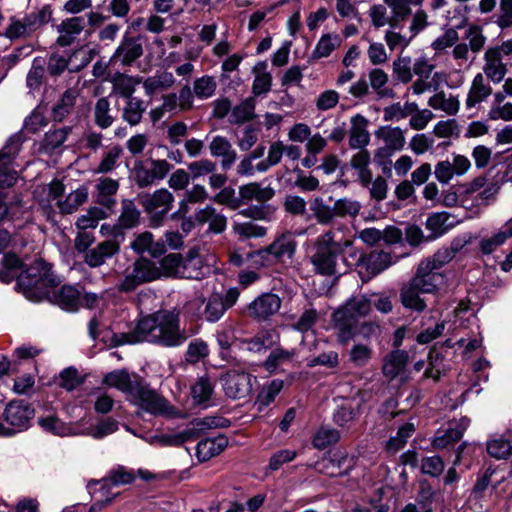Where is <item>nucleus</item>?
Returning <instances> with one entry per match:
<instances>
[{"instance_id": "f257e3e1", "label": "nucleus", "mask_w": 512, "mask_h": 512, "mask_svg": "<svg viewBox=\"0 0 512 512\" xmlns=\"http://www.w3.org/2000/svg\"><path fill=\"white\" fill-rule=\"evenodd\" d=\"M180 312L173 310H158L141 317L135 327L127 332L115 334L116 345L137 344L144 341L160 344L165 347L182 345L189 337L180 328Z\"/></svg>"}, {"instance_id": "f03ea898", "label": "nucleus", "mask_w": 512, "mask_h": 512, "mask_svg": "<svg viewBox=\"0 0 512 512\" xmlns=\"http://www.w3.org/2000/svg\"><path fill=\"white\" fill-rule=\"evenodd\" d=\"M103 381L125 393L128 401L152 415L168 414L171 410L168 401L149 389L136 374L131 375L126 370H115L107 373Z\"/></svg>"}, {"instance_id": "7ed1b4c3", "label": "nucleus", "mask_w": 512, "mask_h": 512, "mask_svg": "<svg viewBox=\"0 0 512 512\" xmlns=\"http://www.w3.org/2000/svg\"><path fill=\"white\" fill-rule=\"evenodd\" d=\"M351 244L350 239H338L333 230L319 235L314 243L315 251L309 258L313 271L323 276L341 274L338 259Z\"/></svg>"}, {"instance_id": "20e7f679", "label": "nucleus", "mask_w": 512, "mask_h": 512, "mask_svg": "<svg viewBox=\"0 0 512 512\" xmlns=\"http://www.w3.org/2000/svg\"><path fill=\"white\" fill-rule=\"evenodd\" d=\"M58 285L51 267L42 260H36L17 277V287L23 295L35 302L50 296V289Z\"/></svg>"}, {"instance_id": "39448f33", "label": "nucleus", "mask_w": 512, "mask_h": 512, "mask_svg": "<svg viewBox=\"0 0 512 512\" xmlns=\"http://www.w3.org/2000/svg\"><path fill=\"white\" fill-rule=\"evenodd\" d=\"M371 301L364 295L349 298L333 314L334 327L340 342L345 343L355 337V328L361 318L371 312Z\"/></svg>"}, {"instance_id": "423d86ee", "label": "nucleus", "mask_w": 512, "mask_h": 512, "mask_svg": "<svg viewBox=\"0 0 512 512\" xmlns=\"http://www.w3.org/2000/svg\"><path fill=\"white\" fill-rule=\"evenodd\" d=\"M296 249L295 233L286 230L277 234L274 240L265 248L250 253L249 258L255 267H269L291 260L296 253Z\"/></svg>"}, {"instance_id": "0eeeda50", "label": "nucleus", "mask_w": 512, "mask_h": 512, "mask_svg": "<svg viewBox=\"0 0 512 512\" xmlns=\"http://www.w3.org/2000/svg\"><path fill=\"white\" fill-rule=\"evenodd\" d=\"M139 202L149 216L150 225L159 227L173 206L174 196L168 189L161 188L153 193L140 195Z\"/></svg>"}, {"instance_id": "6e6552de", "label": "nucleus", "mask_w": 512, "mask_h": 512, "mask_svg": "<svg viewBox=\"0 0 512 512\" xmlns=\"http://www.w3.org/2000/svg\"><path fill=\"white\" fill-rule=\"evenodd\" d=\"M160 278L157 263L146 259H137L130 271H127L124 279L117 285V290L122 293L134 291L139 285L152 282Z\"/></svg>"}, {"instance_id": "1a4fd4ad", "label": "nucleus", "mask_w": 512, "mask_h": 512, "mask_svg": "<svg viewBox=\"0 0 512 512\" xmlns=\"http://www.w3.org/2000/svg\"><path fill=\"white\" fill-rule=\"evenodd\" d=\"M253 379L255 377L244 370L231 369L221 376L220 382L228 398L239 400L251 394Z\"/></svg>"}, {"instance_id": "9d476101", "label": "nucleus", "mask_w": 512, "mask_h": 512, "mask_svg": "<svg viewBox=\"0 0 512 512\" xmlns=\"http://www.w3.org/2000/svg\"><path fill=\"white\" fill-rule=\"evenodd\" d=\"M172 165L164 159H151L149 167L136 161L133 167L134 180L138 187L146 188L163 180L171 171Z\"/></svg>"}, {"instance_id": "9b49d317", "label": "nucleus", "mask_w": 512, "mask_h": 512, "mask_svg": "<svg viewBox=\"0 0 512 512\" xmlns=\"http://www.w3.org/2000/svg\"><path fill=\"white\" fill-rule=\"evenodd\" d=\"M463 40L467 41L468 44L465 42L458 43L452 50V57L458 62L459 66L469 61L470 53H479L486 44V37L477 25H469L466 28Z\"/></svg>"}, {"instance_id": "f8f14e48", "label": "nucleus", "mask_w": 512, "mask_h": 512, "mask_svg": "<svg viewBox=\"0 0 512 512\" xmlns=\"http://www.w3.org/2000/svg\"><path fill=\"white\" fill-rule=\"evenodd\" d=\"M48 17L49 13L42 9L26 15L21 20L12 18L4 35L10 40L28 37L44 25L48 21Z\"/></svg>"}, {"instance_id": "ddd939ff", "label": "nucleus", "mask_w": 512, "mask_h": 512, "mask_svg": "<svg viewBox=\"0 0 512 512\" xmlns=\"http://www.w3.org/2000/svg\"><path fill=\"white\" fill-rule=\"evenodd\" d=\"M135 475L131 470L126 469L125 467L119 466L116 469H113L109 476L106 478H103L100 481L101 487H100V493L102 499L98 500L94 503V505L91 507L92 510H95L96 508L101 509L102 507L108 505L112 502V500L118 495V493L112 494L110 492L111 488L120 486V485H126L130 484L134 481Z\"/></svg>"}, {"instance_id": "4468645a", "label": "nucleus", "mask_w": 512, "mask_h": 512, "mask_svg": "<svg viewBox=\"0 0 512 512\" xmlns=\"http://www.w3.org/2000/svg\"><path fill=\"white\" fill-rule=\"evenodd\" d=\"M21 146L19 136L9 138L0 151V186L10 187L17 180V172L11 167L12 161L18 154Z\"/></svg>"}, {"instance_id": "2eb2a0df", "label": "nucleus", "mask_w": 512, "mask_h": 512, "mask_svg": "<svg viewBox=\"0 0 512 512\" xmlns=\"http://www.w3.org/2000/svg\"><path fill=\"white\" fill-rule=\"evenodd\" d=\"M33 416L34 410L23 401L9 402L2 414L3 420L13 430L14 434L26 430Z\"/></svg>"}, {"instance_id": "dca6fc26", "label": "nucleus", "mask_w": 512, "mask_h": 512, "mask_svg": "<svg viewBox=\"0 0 512 512\" xmlns=\"http://www.w3.org/2000/svg\"><path fill=\"white\" fill-rule=\"evenodd\" d=\"M121 239L115 235L110 239L99 242L90 248L84 255V262L91 268H97L106 263L108 259L120 252Z\"/></svg>"}, {"instance_id": "f3484780", "label": "nucleus", "mask_w": 512, "mask_h": 512, "mask_svg": "<svg viewBox=\"0 0 512 512\" xmlns=\"http://www.w3.org/2000/svg\"><path fill=\"white\" fill-rule=\"evenodd\" d=\"M281 303L278 295L263 293L247 306V314L257 321H266L280 310Z\"/></svg>"}, {"instance_id": "a211bd4d", "label": "nucleus", "mask_w": 512, "mask_h": 512, "mask_svg": "<svg viewBox=\"0 0 512 512\" xmlns=\"http://www.w3.org/2000/svg\"><path fill=\"white\" fill-rule=\"evenodd\" d=\"M422 293H434L443 283L444 275L430 262H420L415 276L410 280Z\"/></svg>"}, {"instance_id": "6ab92c4d", "label": "nucleus", "mask_w": 512, "mask_h": 512, "mask_svg": "<svg viewBox=\"0 0 512 512\" xmlns=\"http://www.w3.org/2000/svg\"><path fill=\"white\" fill-rule=\"evenodd\" d=\"M89 62L90 59L85 57V54L82 51H75L72 53L69 60L63 56L52 55L48 62V72L53 76H57L63 73L66 69H69L70 71H78L85 67Z\"/></svg>"}, {"instance_id": "aec40b11", "label": "nucleus", "mask_w": 512, "mask_h": 512, "mask_svg": "<svg viewBox=\"0 0 512 512\" xmlns=\"http://www.w3.org/2000/svg\"><path fill=\"white\" fill-rule=\"evenodd\" d=\"M143 54V46L140 39L124 37L114 52L111 60L119 62L123 66H130Z\"/></svg>"}, {"instance_id": "412c9836", "label": "nucleus", "mask_w": 512, "mask_h": 512, "mask_svg": "<svg viewBox=\"0 0 512 512\" xmlns=\"http://www.w3.org/2000/svg\"><path fill=\"white\" fill-rule=\"evenodd\" d=\"M483 75L493 83H500L507 74V64L497 50L488 48L484 53Z\"/></svg>"}, {"instance_id": "4be33fe9", "label": "nucleus", "mask_w": 512, "mask_h": 512, "mask_svg": "<svg viewBox=\"0 0 512 512\" xmlns=\"http://www.w3.org/2000/svg\"><path fill=\"white\" fill-rule=\"evenodd\" d=\"M469 425L470 419L467 417L449 422L448 428L434 438L433 446L437 449H444L459 441Z\"/></svg>"}, {"instance_id": "5701e85b", "label": "nucleus", "mask_w": 512, "mask_h": 512, "mask_svg": "<svg viewBox=\"0 0 512 512\" xmlns=\"http://www.w3.org/2000/svg\"><path fill=\"white\" fill-rule=\"evenodd\" d=\"M85 28L84 17H72L62 21L58 27L56 43L61 47L70 46Z\"/></svg>"}, {"instance_id": "b1692460", "label": "nucleus", "mask_w": 512, "mask_h": 512, "mask_svg": "<svg viewBox=\"0 0 512 512\" xmlns=\"http://www.w3.org/2000/svg\"><path fill=\"white\" fill-rule=\"evenodd\" d=\"M349 129V147L352 149L366 148L370 142V134L367 130L368 120L361 114L351 118Z\"/></svg>"}, {"instance_id": "393cba45", "label": "nucleus", "mask_w": 512, "mask_h": 512, "mask_svg": "<svg viewBox=\"0 0 512 512\" xmlns=\"http://www.w3.org/2000/svg\"><path fill=\"white\" fill-rule=\"evenodd\" d=\"M371 156L366 148L358 149L350 158V166L356 171L357 180L362 187L368 188L372 180V171L369 168Z\"/></svg>"}, {"instance_id": "a878e982", "label": "nucleus", "mask_w": 512, "mask_h": 512, "mask_svg": "<svg viewBox=\"0 0 512 512\" xmlns=\"http://www.w3.org/2000/svg\"><path fill=\"white\" fill-rule=\"evenodd\" d=\"M209 150L213 157L222 158L221 167L224 170L230 169L236 161V151L229 140L223 136H215L209 144Z\"/></svg>"}, {"instance_id": "bb28decb", "label": "nucleus", "mask_w": 512, "mask_h": 512, "mask_svg": "<svg viewBox=\"0 0 512 512\" xmlns=\"http://www.w3.org/2000/svg\"><path fill=\"white\" fill-rule=\"evenodd\" d=\"M96 188V202L108 210H113L116 205L115 194L119 189V182L115 179L99 178Z\"/></svg>"}, {"instance_id": "cd10ccee", "label": "nucleus", "mask_w": 512, "mask_h": 512, "mask_svg": "<svg viewBox=\"0 0 512 512\" xmlns=\"http://www.w3.org/2000/svg\"><path fill=\"white\" fill-rule=\"evenodd\" d=\"M492 94V87L483 75V73H477L469 88L467 98L465 101L467 108H473L477 104L485 101Z\"/></svg>"}, {"instance_id": "c85d7f7f", "label": "nucleus", "mask_w": 512, "mask_h": 512, "mask_svg": "<svg viewBox=\"0 0 512 512\" xmlns=\"http://www.w3.org/2000/svg\"><path fill=\"white\" fill-rule=\"evenodd\" d=\"M56 287L57 286H54L50 289V296L46 298L50 299L66 311L77 310L79 303V291L70 285L62 286L59 289Z\"/></svg>"}, {"instance_id": "c756f323", "label": "nucleus", "mask_w": 512, "mask_h": 512, "mask_svg": "<svg viewBox=\"0 0 512 512\" xmlns=\"http://www.w3.org/2000/svg\"><path fill=\"white\" fill-rule=\"evenodd\" d=\"M194 217L195 221L200 225L208 223L209 230L214 233H222L227 226V218L211 205L198 209Z\"/></svg>"}, {"instance_id": "7c9ffc66", "label": "nucleus", "mask_w": 512, "mask_h": 512, "mask_svg": "<svg viewBox=\"0 0 512 512\" xmlns=\"http://www.w3.org/2000/svg\"><path fill=\"white\" fill-rule=\"evenodd\" d=\"M227 445L228 439L224 435L203 439L196 446V456L202 462L208 461L219 455Z\"/></svg>"}, {"instance_id": "2f4dec72", "label": "nucleus", "mask_w": 512, "mask_h": 512, "mask_svg": "<svg viewBox=\"0 0 512 512\" xmlns=\"http://www.w3.org/2000/svg\"><path fill=\"white\" fill-rule=\"evenodd\" d=\"M348 458L343 452H335L318 462V470L330 477L346 475L350 466H346Z\"/></svg>"}, {"instance_id": "473e14b6", "label": "nucleus", "mask_w": 512, "mask_h": 512, "mask_svg": "<svg viewBox=\"0 0 512 512\" xmlns=\"http://www.w3.org/2000/svg\"><path fill=\"white\" fill-rule=\"evenodd\" d=\"M408 353L404 350H394L383 360L382 373L389 380L400 375L408 363Z\"/></svg>"}, {"instance_id": "72a5a7b5", "label": "nucleus", "mask_w": 512, "mask_h": 512, "mask_svg": "<svg viewBox=\"0 0 512 512\" xmlns=\"http://www.w3.org/2000/svg\"><path fill=\"white\" fill-rule=\"evenodd\" d=\"M421 293L422 291L410 281L400 289V302L404 308L421 313L427 308L426 301L420 296Z\"/></svg>"}, {"instance_id": "f704fd0d", "label": "nucleus", "mask_w": 512, "mask_h": 512, "mask_svg": "<svg viewBox=\"0 0 512 512\" xmlns=\"http://www.w3.org/2000/svg\"><path fill=\"white\" fill-rule=\"evenodd\" d=\"M204 262L197 250H190L185 257L181 256L180 278L200 279L203 276Z\"/></svg>"}, {"instance_id": "c9c22d12", "label": "nucleus", "mask_w": 512, "mask_h": 512, "mask_svg": "<svg viewBox=\"0 0 512 512\" xmlns=\"http://www.w3.org/2000/svg\"><path fill=\"white\" fill-rule=\"evenodd\" d=\"M267 62L259 61L252 68L254 80L252 93L255 97L267 94L272 87V75L267 71Z\"/></svg>"}, {"instance_id": "e433bc0d", "label": "nucleus", "mask_w": 512, "mask_h": 512, "mask_svg": "<svg viewBox=\"0 0 512 512\" xmlns=\"http://www.w3.org/2000/svg\"><path fill=\"white\" fill-rule=\"evenodd\" d=\"M275 194L271 186H262L260 183L252 182L239 187V195L245 202L257 201L260 203L269 201Z\"/></svg>"}, {"instance_id": "4c0bfd02", "label": "nucleus", "mask_w": 512, "mask_h": 512, "mask_svg": "<svg viewBox=\"0 0 512 512\" xmlns=\"http://www.w3.org/2000/svg\"><path fill=\"white\" fill-rule=\"evenodd\" d=\"M375 137L384 142V146L401 151L405 146L404 132L400 127L382 126L374 133Z\"/></svg>"}, {"instance_id": "58836bf2", "label": "nucleus", "mask_w": 512, "mask_h": 512, "mask_svg": "<svg viewBox=\"0 0 512 512\" xmlns=\"http://www.w3.org/2000/svg\"><path fill=\"white\" fill-rule=\"evenodd\" d=\"M393 263L391 254L386 251H372L363 260V266L371 276L381 273Z\"/></svg>"}, {"instance_id": "ea45409f", "label": "nucleus", "mask_w": 512, "mask_h": 512, "mask_svg": "<svg viewBox=\"0 0 512 512\" xmlns=\"http://www.w3.org/2000/svg\"><path fill=\"white\" fill-rule=\"evenodd\" d=\"M428 105L434 110H440L449 116L456 115L460 108V102L456 96L446 94L444 91L437 92L428 100Z\"/></svg>"}, {"instance_id": "a19ab883", "label": "nucleus", "mask_w": 512, "mask_h": 512, "mask_svg": "<svg viewBox=\"0 0 512 512\" xmlns=\"http://www.w3.org/2000/svg\"><path fill=\"white\" fill-rule=\"evenodd\" d=\"M146 109L147 105L144 100L137 97L126 99L121 117L130 126H137L141 123Z\"/></svg>"}, {"instance_id": "79ce46f5", "label": "nucleus", "mask_w": 512, "mask_h": 512, "mask_svg": "<svg viewBox=\"0 0 512 512\" xmlns=\"http://www.w3.org/2000/svg\"><path fill=\"white\" fill-rule=\"evenodd\" d=\"M175 81V77L171 72L163 71L146 78L143 82V88L147 96H153L159 91L171 88Z\"/></svg>"}, {"instance_id": "37998d69", "label": "nucleus", "mask_w": 512, "mask_h": 512, "mask_svg": "<svg viewBox=\"0 0 512 512\" xmlns=\"http://www.w3.org/2000/svg\"><path fill=\"white\" fill-rule=\"evenodd\" d=\"M415 433V426L411 422H407L400 426L396 435L391 436L385 445V450L390 454H396L407 443L408 439Z\"/></svg>"}, {"instance_id": "c03bdc74", "label": "nucleus", "mask_w": 512, "mask_h": 512, "mask_svg": "<svg viewBox=\"0 0 512 512\" xmlns=\"http://www.w3.org/2000/svg\"><path fill=\"white\" fill-rule=\"evenodd\" d=\"M384 40L389 50H404L413 40V35L402 34L400 32L399 23H396V21H391L389 29L385 32Z\"/></svg>"}, {"instance_id": "a18cd8bd", "label": "nucleus", "mask_w": 512, "mask_h": 512, "mask_svg": "<svg viewBox=\"0 0 512 512\" xmlns=\"http://www.w3.org/2000/svg\"><path fill=\"white\" fill-rule=\"evenodd\" d=\"M140 83V77L129 76L121 73L115 74L112 79L114 91L126 99L134 98L132 95Z\"/></svg>"}, {"instance_id": "49530a36", "label": "nucleus", "mask_w": 512, "mask_h": 512, "mask_svg": "<svg viewBox=\"0 0 512 512\" xmlns=\"http://www.w3.org/2000/svg\"><path fill=\"white\" fill-rule=\"evenodd\" d=\"M88 191L80 187L69 193L65 199L58 200L57 206L62 214H72L87 201Z\"/></svg>"}, {"instance_id": "de8ad7c7", "label": "nucleus", "mask_w": 512, "mask_h": 512, "mask_svg": "<svg viewBox=\"0 0 512 512\" xmlns=\"http://www.w3.org/2000/svg\"><path fill=\"white\" fill-rule=\"evenodd\" d=\"M449 220L450 214L448 212L431 214L426 220V228L431 232L429 237L435 239L445 234L453 226V223Z\"/></svg>"}, {"instance_id": "09e8293b", "label": "nucleus", "mask_w": 512, "mask_h": 512, "mask_svg": "<svg viewBox=\"0 0 512 512\" xmlns=\"http://www.w3.org/2000/svg\"><path fill=\"white\" fill-rule=\"evenodd\" d=\"M140 211L134 201L124 199L121 203V213L118 217V226L124 229L135 227L139 223Z\"/></svg>"}, {"instance_id": "8fccbe9b", "label": "nucleus", "mask_w": 512, "mask_h": 512, "mask_svg": "<svg viewBox=\"0 0 512 512\" xmlns=\"http://www.w3.org/2000/svg\"><path fill=\"white\" fill-rule=\"evenodd\" d=\"M512 236V218L506 222L502 230L491 237L480 241V248L484 254H490L502 245L508 237Z\"/></svg>"}, {"instance_id": "3c124183", "label": "nucleus", "mask_w": 512, "mask_h": 512, "mask_svg": "<svg viewBox=\"0 0 512 512\" xmlns=\"http://www.w3.org/2000/svg\"><path fill=\"white\" fill-rule=\"evenodd\" d=\"M255 99L248 97L239 105L235 106L229 115V122L233 124H241L254 118Z\"/></svg>"}, {"instance_id": "603ef678", "label": "nucleus", "mask_w": 512, "mask_h": 512, "mask_svg": "<svg viewBox=\"0 0 512 512\" xmlns=\"http://www.w3.org/2000/svg\"><path fill=\"white\" fill-rule=\"evenodd\" d=\"M373 355L371 346L363 343L354 344L348 352V361L353 367L362 368L368 365Z\"/></svg>"}, {"instance_id": "864d4df0", "label": "nucleus", "mask_w": 512, "mask_h": 512, "mask_svg": "<svg viewBox=\"0 0 512 512\" xmlns=\"http://www.w3.org/2000/svg\"><path fill=\"white\" fill-rule=\"evenodd\" d=\"M412 59L408 55L400 54L392 63V72L396 80L408 83L413 78Z\"/></svg>"}, {"instance_id": "5fc2aeb1", "label": "nucleus", "mask_w": 512, "mask_h": 512, "mask_svg": "<svg viewBox=\"0 0 512 512\" xmlns=\"http://www.w3.org/2000/svg\"><path fill=\"white\" fill-rule=\"evenodd\" d=\"M110 111V103L107 98L102 97L97 100L94 107V122L101 129H107L114 123L115 118Z\"/></svg>"}, {"instance_id": "6e6d98bb", "label": "nucleus", "mask_w": 512, "mask_h": 512, "mask_svg": "<svg viewBox=\"0 0 512 512\" xmlns=\"http://www.w3.org/2000/svg\"><path fill=\"white\" fill-rule=\"evenodd\" d=\"M161 277H179L181 270V255L172 253L164 256L157 264Z\"/></svg>"}, {"instance_id": "4d7b16f0", "label": "nucleus", "mask_w": 512, "mask_h": 512, "mask_svg": "<svg viewBox=\"0 0 512 512\" xmlns=\"http://www.w3.org/2000/svg\"><path fill=\"white\" fill-rule=\"evenodd\" d=\"M310 209L317 222L321 225H327L335 218L334 205L332 207L329 206L321 197H316L313 200Z\"/></svg>"}, {"instance_id": "13d9d810", "label": "nucleus", "mask_w": 512, "mask_h": 512, "mask_svg": "<svg viewBox=\"0 0 512 512\" xmlns=\"http://www.w3.org/2000/svg\"><path fill=\"white\" fill-rule=\"evenodd\" d=\"M339 439L340 433L337 429L329 426H322L314 434L312 444L317 449H324L327 446L338 442Z\"/></svg>"}, {"instance_id": "bf43d9fd", "label": "nucleus", "mask_w": 512, "mask_h": 512, "mask_svg": "<svg viewBox=\"0 0 512 512\" xmlns=\"http://www.w3.org/2000/svg\"><path fill=\"white\" fill-rule=\"evenodd\" d=\"M368 79L370 87L378 96L387 97L389 95L390 90L387 88L389 76L384 70L380 68L371 69L368 73Z\"/></svg>"}, {"instance_id": "052dcab7", "label": "nucleus", "mask_w": 512, "mask_h": 512, "mask_svg": "<svg viewBox=\"0 0 512 512\" xmlns=\"http://www.w3.org/2000/svg\"><path fill=\"white\" fill-rule=\"evenodd\" d=\"M226 310L223 297L220 294H212L206 302L203 315L207 321L216 322Z\"/></svg>"}, {"instance_id": "680f3d73", "label": "nucleus", "mask_w": 512, "mask_h": 512, "mask_svg": "<svg viewBox=\"0 0 512 512\" xmlns=\"http://www.w3.org/2000/svg\"><path fill=\"white\" fill-rule=\"evenodd\" d=\"M284 385L283 380L273 379L268 384L264 385L257 397V404L259 409L270 405L280 393Z\"/></svg>"}, {"instance_id": "e2e57ef3", "label": "nucleus", "mask_w": 512, "mask_h": 512, "mask_svg": "<svg viewBox=\"0 0 512 512\" xmlns=\"http://www.w3.org/2000/svg\"><path fill=\"white\" fill-rule=\"evenodd\" d=\"M216 88L215 78L209 75L197 78L193 83L195 97L201 100L211 98L215 94Z\"/></svg>"}, {"instance_id": "0e129e2a", "label": "nucleus", "mask_w": 512, "mask_h": 512, "mask_svg": "<svg viewBox=\"0 0 512 512\" xmlns=\"http://www.w3.org/2000/svg\"><path fill=\"white\" fill-rule=\"evenodd\" d=\"M340 43L341 40L338 35H323L316 44V47L312 53V57L314 59L328 57L332 51H334L340 45Z\"/></svg>"}, {"instance_id": "69168bd1", "label": "nucleus", "mask_w": 512, "mask_h": 512, "mask_svg": "<svg viewBox=\"0 0 512 512\" xmlns=\"http://www.w3.org/2000/svg\"><path fill=\"white\" fill-rule=\"evenodd\" d=\"M122 148L118 145L111 147L106 151L95 169V173H109L118 166V161L122 155Z\"/></svg>"}, {"instance_id": "338daca9", "label": "nucleus", "mask_w": 512, "mask_h": 512, "mask_svg": "<svg viewBox=\"0 0 512 512\" xmlns=\"http://www.w3.org/2000/svg\"><path fill=\"white\" fill-rule=\"evenodd\" d=\"M284 154V144L281 141L273 142L268 150V156L265 160L256 165L258 172H266L270 167L277 165Z\"/></svg>"}, {"instance_id": "774afa93", "label": "nucleus", "mask_w": 512, "mask_h": 512, "mask_svg": "<svg viewBox=\"0 0 512 512\" xmlns=\"http://www.w3.org/2000/svg\"><path fill=\"white\" fill-rule=\"evenodd\" d=\"M77 98V91L68 89L62 95L60 102L53 109L55 120L61 121L74 107Z\"/></svg>"}]
</instances>
